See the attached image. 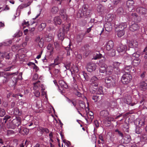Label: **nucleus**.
<instances>
[{
    "label": "nucleus",
    "instance_id": "obj_1",
    "mask_svg": "<svg viewBox=\"0 0 147 147\" xmlns=\"http://www.w3.org/2000/svg\"><path fill=\"white\" fill-rule=\"evenodd\" d=\"M121 64V63L113 62L112 64L113 67L111 65L107 67L106 71V74L110 75L114 73L116 74H119L120 73V70L119 67Z\"/></svg>",
    "mask_w": 147,
    "mask_h": 147
},
{
    "label": "nucleus",
    "instance_id": "obj_2",
    "mask_svg": "<svg viewBox=\"0 0 147 147\" xmlns=\"http://www.w3.org/2000/svg\"><path fill=\"white\" fill-rule=\"evenodd\" d=\"M12 118L11 121L7 124V125L9 128L14 129L21 124V119L20 117L16 116H14Z\"/></svg>",
    "mask_w": 147,
    "mask_h": 147
},
{
    "label": "nucleus",
    "instance_id": "obj_3",
    "mask_svg": "<svg viewBox=\"0 0 147 147\" xmlns=\"http://www.w3.org/2000/svg\"><path fill=\"white\" fill-rule=\"evenodd\" d=\"M114 46V43L112 40H109L106 42L105 44V48L108 51H111L109 53V55L113 57L115 55V50L113 49Z\"/></svg>",
    "mask_w": 147,
    "mask_h": 147
},
{
    "label": "nucleus",
    "instance_id": "obj_4",
    "mask_svg": "<svg viewBox=\"0 0 147 147\" xmlns=\"http://www.w3.org/2000/svg\"><path fill=\"white\" fill-rule=\"evenodd\" d=\"M69 27L70 26H69L65 28L64 24L62 25V28L60 29L57 35L58 38L59 40L62 41L63 40L65 37V33H67L69 31Z\"/></svg>",
    "mask_w": 147,
    "mask_h": 147
},
{
    "label": "nucleus",
    "instance_id": "obj_5",
    "mask_svg": "<svg viewBox=\"0 0 147 147\" xmlns=\"http://www.w3.org/2000/svg\"><path fill=\"white\" fill-rule=\"evenodd\" d=\"M115 82V79L111 76L106 77L105 80V86L108 88L114 86Z\"/></svg>",
    "mask_w": 147,
    "mask_h": 147
},
{
    "label": "nucleus",
    "instance_id": "obj_6",
    "mask_svg": "<svg viewBox=\"0 0 147 147\" xmlns=\"http://www.w3.org/2000/svg\"><path fill=\"white\" fill-rule=\"evenodd\" d=\"M132 77L129 73L126 72L122 76L121 80L123 84H127L131 80Z\"/></svg>",
    "mask_w": 147,
    "mask_h": 147
},
{
    "label": "nucleus",
    "instance_id": "obj_7",
    "mask_svg": "<svg viewBox=\"0 0 147 147\" xmlns=\"http://www.w3.org/2000/svg\"><path fill=\"white\" fill-rule=\"evenodd\" d=\"M41 88V90L42 91V94L43 95L45 94V93L44 91L45 88L44 85L40 84V81H38L34 83L33 89L34 90H39Z\"/></svg>",
    "mask_w": 147,
    "mask_h": 147
},
{
    "label": "nucleus",
    "instance_id": "obj_8",
    "mask_svg": "<svg viewBox=\"0 0 147 147\" xmlns=\"http://www.w3.org/2000/svg\"><path fill=\"white\" fill-rule=\"evenodd\" d=\"M71 63H68L65 65V67L67 69H69L71 73L72 72L77 73L78 71V69L76 66L73 65L71 67Z\"/></svg>",
    "mask_w": 147,
    "mask_h": 147
},
{
    "label": "nucleus",
    "instance_id": "obj_9",
    "mask_svg": "<svg viewBox=\"0 0 147 147\" xmlns=\"http://www.w3.org/2000/svg\"><path fill=\"white\" fill-rule=\"evenodd\" d=\"M100 78V77L98 78L95 76H93L91 78L90 81L91 85L93 86L97 87L98 85L99 79Z\"/></svg>",
    "mask_w": 147,
    "mask_h": 147
},
{
    "label": "nucleus",
    "instance_id": "obj_10",
    "mask_svg": "<svg viewBox=\"0 0 147 147\" xmlns=\"http://www.w3.org/2000/svg\"><path fill=\"white\" fill-rule=\"evenodd\" d=\"M35 42L38 44V46L42 48L44 45V40L43 38H40L39 36H37L35 39Z\"/></svg>",
    "mask_w": 147,
    "mask_h": 147
},
{
    "label": "nucleus",
    "instance_id": "obj_11",
    "mask_svg": "<svg viewBox=\"0 0 147 147\" xmlns=\"http://www.w3.org/2000/svg\"><path fill=\"white\" fill-rule=\"evenodd\" d=\"M96 65L93 63H89L87 65L86 68L87 70L90 72L94 71L96 69Z\"/></svg>",
    "mask_w": 147,
    "mask_h": 147
},
{
    "label": "nucleus",
    "instance_id": "obj_12",
    "mask_svg": "<svg viewBox=\"0 0 147 147\" xmlns=\"http://www.w3.org/2000/svg\"><path fill=\"white\" fill-rule=\"evenodd\" d=\"M88 5H85L82 7V10L83 11V14L87 16H89L91 10L90 9H88Z\"/></svg>",
    "mask_w": 147,
    "mask_h": 147
},
{
    "label": "nucleus",
    "instance_id": "obj_13",
    "mask_svg": "<svg viewBox=\"0 0 147 147\" xmlns=\"http://www.w3.org/2000/svg\"><path fill=\"white\" fill-rule=\"evenodd\" d=\"M125 99L126 100L125 101V102L126 103L130 105L131 106H134L136 104V103H131V96L130 95H127V96L126 97Z\"/></svg>",
    "mask_w": 147,
    "mask_h": 147
},
{
    "label": "nucleus",
    "instance_id": "obj_14",
    "mask_svg": "<svg viewBox=\"0 0 147 147\" xmlns=\"http://www.w3.org/2000/svg\"><path fill=\"white\" fill-rule=\"evenodd\" d=\"M136 11L137 13L141 15L144 14L147 12V10L146 9L142 7L137 8Z\"/></svg>",
    "mask_w": 147,
    "mask_h": 147
},
{
    "label": "nucleus",
    "instance_id": "obj_15",
    "mask_svg": "<svg viewBox=\"0 0 147 147\" xmlns=\"http://www.w3.org/2000/svg\"><path fill=\"white\" fill-rule=\"evenodd\" d=\"M105 21L107 22L111 23L114 19V15L109 14L106 16Z\"/></svg>",
    "mask_w": 147,
    "mask_h": 147
},
{
    "label": "nucleus",
    "instance_id": "obj_16",
    "mask_svg": "<svg viewBox=\"0 0 147 147\" xmlns=\"http://www.w3.org/2000/svg\"><path fill=\"white\" fill-rule=\"evenodd\" d=\"M140 88L143 90H145L147 89V80L142 81L141 82Z\"/></svg>",
    "mask_w": 147,
    "mask_h": 147
},
{
    "label": "nucleus",
    "instance_id": "obj_17",
    "mask_svg": "<svg viewBox=\"0 0 147 147\" xmlns=\"http://www.w3.org/2000/svg\"><path fill=\"white\" fill-rule=\"evenodd\" d=\"M53 23L56 25H60L61 23V20L59 16H56L53 19Z\"/></svg>",
    "mask_w": 147,
    "mask_h": 147
},
{
    "label": "nucleus",
    "instance_id": "obj_18",
    "mask_svg": "<svg viewBox=\"0 0 147 147\" xmlns=\"http://www.w3.org/2000/svg\"><path fill=\"white\" fill-rule=\"evenodd\" d=\"M128 46L130 48L137 47L138 42L136 41H129L128 42Z\"/></svg>",
    "mask_w": 147,
    "mask_h": 147
},
{
    "label": "nucleus",
    "instance_id": "obj_19",
    "mask_svg": "<svg viewBox=\"0 0 147 147\" xmlns=\"http://www.w3.org/2000/svg\"><path fill=\"white\" fill-rule=\"evenodd\" d=\"M136 124H138L139 127L143 126L145 125V119L144 117L142 118L139 120H137Z\"/></svg>",
    "mask_w": 147,
    "mask_h": 147
},
{
    "label": "nucleus",
    "instance_id": "obj_20",
    "mask_svg": "<svg viewBox=\"0 0 147 147\" xmlns=\"http://www.w3.org/2000/svg\"><path fill=\"white\" fill-rule=\"evenodd\" d=\"M97 10L99 14H102L104 12V8L102 5H99L97 7Z\"/></svg>",
    "mask_w": 147,
    "mask_h": 147
},
{
    "label": "nucleus",
    "instance_id": "obj_21",
    "mask_svg": "<svg viewBox=\"0 0 147 147\" xmlns=\"http://www.w3.org/2000/svg\"><path fill=\"white\" fill-rule=\"evenodd\" d=\"M114 118L111 117H108L106 118L104 121V123L106 124H110V122L114 120Z\"/></svg>",
    "mask_w": 147,
    "mask_h": 147
},
{
    "label": "nucleus",
    "instance_id": "obj_22",
    "mask_svg": "<svg viewBox=\"0 0 147 147\" xmlns=\"http://www.w3.org/2000/svg\"><path fill=\"white\" fill-rule=\"evenodd\" d=\"M5 75H3L4 79H3V82L4 83H6L8 82L9 80V74L8 73L5 72Z\"/></svg>",
    "mask_w": 147,
    "mask_h": 147
},
{
    "label": "nucleus",
    "instance_id": "obj_23",
    "mask_svg": "<svg viewBox=\"0 0 147 147\" xmlns=\"http://www.w3.org/2000/svg\"><path fill=\"white\" fill-rule=\"evenodd\" d=\"M126 46L122 44L120 45L117 48V51L119 52H123L125 51Z\"/></svg>",
    "mask_w": 147,
    "mask_h": 147
},
{
    "label": "nucleus",
    "instance_id": "obj_24",
    "mask_svg": "<svg viewBox=\"0 0 147 147\" xmlns=\"http://www.w3.org/2000/svg\"><path fill=\"white\" fill-rule=\"evenodd\" d=\"M134 2L132 0H127V2L126 5L129 8H131L132 9L134 8L133 7Z\"/></svg>",
    "mask_w": 147,
    "mask_h": 147
},
{
    "label": "nucleus",
    "instance_id": "obj_25",
    "mask_svg": "<svg viewBox=\"0 0 147 147\" xmlns=\"http://www.w3.org/2000/svg\"><path fill=\"white\" fill-rule=\"evenodd\" d=\"M138 28L139 27L137 24L134 23L130 26L129 29L131 31H134L137 30Z\"/></svg>",
    "mask_w": 147,
    "mask_h": 147
},
{
    "label": "nucleus",
    "instance_id": "obj_26",
    "mask_svg": "<svg viewBox=\"0 0 147 147\" xmlns=\"http://www.w3.org/2000/svg\"><path fill=\"white\" fill-rule=\"evenodd\" d=\"M59 84L60 86L63 88H67L68 87L67 85L64 81L62 80L59 81Z\"/></svg>",
    "mask_w": 147,
    "mask_h": 147
},
{
    "label": "nucleus",
    "instance_id": "obj_27",
    "mask_svg": "<svg viewBox=\"0 0 147 147\" xmlns=\"http://www.w3.org/2000/svg\"><path fill=\"white\" fill-rule=\"evenodd\" d=\"M100 115L101 117L105 118L108 115L109 113L107 110H103L100 112Z\"/></svg>",
    "mask_w": 147,
    "mask_h": 147
},
{
    "label": "nucleus",
    "instance_id": "obj_28",
    "mask_svg": "<svg viewBox=\"0 0 147 147\" xmlns=\"http://www.w3.org/2000/svg\"><path fill=\"white\" fill-rule=\"evenodd\" d=\"M132 61V65L135 66H137L138 65L140 62V59H133Z\"/></svg>",
    "mask_w": 147,
    "mask_h": 147
},
{
    "label": "nucleus",
    "instance_id": "obj_29",
    "mask_svg": "<svg viewBox=\"0 0 147 147\" xmlns=\"http://www.w3.org/2000/svg\"><path fill=\"white\" fill-rule=\"evenodd\" d=\"M107 67V65H106L103 64L100 68V72L102 73H104L105 71H106Z\"/></svg>",
    "mask_w": 147,
    "mask_h": 147
},
{
    "label": "nucleus",
    "instance_id": "obj_30",
    "mask_svg": "<svg viewBox=\"0 0 147 147\" xmlns=\"http://www.w3.org/2000/svg\"><path fill=\"white\" fill-rule=\"evenodd\" d=\"M127 27V24L125 22L121 23L119 26V30H124Z\"/></svg>",
    "mask_w": 147,
    "mask_h": 147
},
{
    "label": "nucleus",
    "instance_id": "obj_31",
    "mask_svg": "<svg viewBox=\"0 0 147 147\" xmlns=\"http://www.w3.org/2000/svg\"><path fill=\"white\" fill-rule=\"evenodd\" d=\"M117 12L118 14L120 16L125 15V13L124 12L123 9L122 7L119 8L117 10Z\"/></svg>",
    "mask_w": 147,
    "mask_h": 147
},
{
    "label": "nucleus",
    "instance_id": "obj_32",
    "mask_svg": "<svg viewBox=\"0 0 147 147\" xmlns=\"http://www.w3.org/2000/svg\"><path fill=\"white\" fill-rule=\"evenodd\" d=\"M124 139L126 142L125 143L129 142L131 140V136L129 134H126L124 137Z\"/></svg>",
    "mask_w": 147,
    "mask_h": 147
},
{
    "label": "nucleus",
    "instance_id": "obj_33",
    "mask_svg": "<svg viewBox=\"0 0 147 147\" xmlns=\"http://www.w3.org/2000/svg\"><path fill=\"white\" fill-rule=\"evenodd\" d=\"M140 56V54L136 52L133 54L132 55V59H140L139 57Z\"/></svg>",
    "mask_w": 147,
    "mask_h": 147
},
{
    "label": "nucleus",
    "instance_id": "obj_34",
    "mask_svg": "<svg viewBox=\"0 0 147 147\" xmlns=\"http://www.w3.org/2000/svg\"><path fill=\"white\" fill-rule=\"evenodd\" d=\"M58 10L59 9L58 7H53L51 10V12L53 14H56Z\"/></svg>",
    "mask_w": 147,
    "mask_h": 147
},
{
    "label": "nucleus",
    "instance_id": "obj_35",
    "mask_svg": "<svg viewBox=\"0 0 147 147\" xmlns=\"http://www.w3.org/2000/svg\"><path fill=\"white\" fill-rule=\"evenodd\" d=\"M96 93L98 94H102L103 92L102 90V87H100L96 90Z\"/></svg>",
    "mask_w": 147,
    "mask_h": 147
},
{
    "label": "nucleus",
    "instance_id": "obj_36",
    "mask_svg": "<svg viewBox=\"0 0 147 147\" xmlns=\"http://www.w3.org/2000/svg\"><path fill=\"white\" fill-rule=\"evenodd\" d=\"M125 31L124 30H119L118 31L117 35L119 37H121L124 35Z\"/></svg>",
    "mask_w": 147,
    "mask_h": 147
},
{
    "label": "nucleus",
    "instance_id": "obj_37",
    "mask_svg": "<svg viewBox=\"0 0 147 147\" xmlns=\"http://www.w3.org/2000/svg\"><path fill=\"white\" fill-rule=\"evenodd\" d=\"M13 113L16 115H20L21 114V113L19 111V109L17 108H15L13 111Z\"/></svg>",
    "mask_w": 147,
    "mask_h": 147
},
{
    "label": "nucleus",
    "instance_id": "obj_38",
    "mask_svg": "<svg viewBox=\"0 0 147 147\" xmlns=\"http://www.w3.org/2000/svg\"><path fill=\"white\" fill-rule=\"evenodd\" d=\"M14 116H10L6 115L5 117V119L6 120V121H9V122H10L13 119L12 117H13Z\"/></svg>",
    "mask_w": 147,
    "mask_h": 147
},
{
    "label": "nucleus",
    "instance_id": "obj_39",
    "mask_svg": "<svg viewBox=\"0 0 147 147\" xmlns=\"http://www.w3.org/2000/svg\"><path fill=\"white\" fill-rule=\"evenodd\" d=\"M131 68V67L130 65H128L125 66L124 69L125 73L128 72V73H129V72L130 71Z\"/></svg>",
    "mask_w": 147,
    "mask_h": 147
},
{
    "label": "nucleus",
    "instance_id": "obj_40",
    "mask_svg": "<svg viewBox=\"0 0 147 147\" xmlns=\"http://www.w3.org/2000/svg\"><path fill=\"white\" fill-rule=\"evenodd\" d=\"M52 36L51 34H49L48 35H47L46 37V40L48 42H50L52 40Z\"/></svg>",
    "mask_w": 147,
    "mask_h": 147
},
{
    "label": "nucleus",
    "instance_id": "obj_41",
    "mask_svg": "<svg viewBox=\"0 0 147 147\" xmlns=\"http://www.w3.org/2000/svg\"><path fill=\"white\" fill-rule=\"evenodd\" d=\"M70 44H69V47H67L65 48V50L67 51V55H70V53L72 51L71 49L70 48Z\"/></svg>",
    "mask_w": 147,
    "mask_h": 147
},
{
    "label": "nucleus",
    "instance_id": "obj_42",
    "mask_svg": "<svg viewBox=\"0 0 147 147\" xmlns=\"http://www.w3.org/2000/svg\"><path fill=\"white\" fill-rule=\"evenodd\" d=\"M5 114V112L4 110L0 108V117H3Z\"/></svg>",
    "mask_w": 147,
    "mask_h": 147
},
{
    "label": "nucleus",
    "instance_id": "obj_43",
    "mask_svg": "<svg viewBox=\"0 0 147 147\" xmlns=\"http://www.w3.org/2000/svg\"><path fill=\"white\" fill-rule=\"evenodd\" d=\"M82 74L85 80H86V81H88L89 80V78L88 76L87 75V73L84 71H82Z\"/></svg>",
    "mask_w": 147,
    "mask_h": 147
},
{
    "label": "nucleus",
    "instance_id": "obj_44",
    "mask_svg": "<svg viewBox=\"0 0 147 147\" xmlns=\"http://www.w3.org/2000/svg\"><path fill=\"white\" fill-rule=\"evenodd\" d=\"M22 34V32L20 31H19L18 32L14 34V36L16 37H20L21 36Z\"/></svg>",
    "mask_w": 147,
    "mask_h": 147
},
{
    "label": "nucleus",
    "instance_id": "obj_45",
    "mask_svg": "<svg viewBox=\"0 0 147 147\" xmlns=\"http://www.w3.org/2000/svg\"><path fill=\"white\" fill-rule=\"evenodd\" d=\"M47 49L50 50V52H52L54 48L52 46V45L51 44H49L47 47Z\"/></svg>",
    "mask_w": 147,
    "mask_h": 147
},
{
    "label": "nucleus",
    "instance_id": "obj_46",
    "mask_svg": "<svg viewBox=\"0 0 147 147\" xmlns=\"http://www.w3.org/2000/svg\"><path fill=\"white\" fill-rule=\"evenodd\" d=\"M102 55L98 52L96 53L95 56H94V59H96L98 58H100L101 57Z\"/></svg>",
    "mask_w": 147,
    "mask_h": 147
},
{
    "label": "nucleus",
    "instance_id": "obj_47",
    "mask_svg": "<svg viewBox=\"0 0 147 147\" xmlns=\"http://www.w3.org/2000/svg\"><path fill=\"white\" fill-rule=\"evenodd\" d=\"M28 21H26L25 20L23 21V22L22 23V25L24 27L26 26H29V24L28 23Z\"/></svg>",
    "mask_w": 147,
    "mask_h": 147
},
{
    "label": "nucleus",
    "instance_id": "obj_48",
    "mask_svg": "<svg viewBox=\"0 0 147 147\" xmlns=\"http://www.w3.org/2000/svg\"><path fill=\"white\" fill-rule=\"evenodd\" d=\"M46 24L45 23H42L39 26V28H40V30H42L43 29H44L45 28L46 26Z\"/></svg>",
    "mask_w": 147,
    "mask_h": 147
},
{
    "label": "nucleus",
    "instance_id": "obj_49",
    "mask_svg": "<svg viewBox=\"0 0 147 147\" xmlns=\"http://www.w3.org/2000/svg\"><path fill=\"white\" fill-rule=\"evenodd\" d=\"M94 118L93 116H90L88 115V119L86 118L85 119L87 122L89 121V122H91Z\"/></svg>",
    "mask_w": 147,
    "mask_h": 147
},
{
    "label": "nucleus",
    "instance_id": "obj_50",
    "mask_svg": "<svg viewBox=\"0 0 147 147\" xmlns=\"http://www.w3.org/2000/svg\"><path fill=\"white\" fill-rule=\"evenodd\" d=\"M34 93L36 97H38L40 95L39 90H34Z\"/></svg>",
    "mask_w": 147,
    "mask_h": 147
},
{
    "label": "nucleus",
    "instance_id": "obj_51",
    "mask_svg": "<svg viewBox=\"0 0 147 147\" xmlns=\"http://www.w3.org/2000/svg\"><path fill=\"white\" fill-rule=\"evenodd\" d=\"M99 97L97 95L94 96L92 97V99L94 100L95 102L98 101L99 99Z\"/></svg>",
    "mask_w": 147,
    "mask_h": 147
},
{
    "label": "nucleus",
    "instance_id": "obj_52",
    "mask_svg": "<svg viewBox=\"0 0 147 147\" xmlns=\"http://www.w3.org/2000/svg\"><path fill=\"white\" fill-rule=\"evenodd\" d=\"M54 45L56 50H58L59 48V45L58 43L57 42H55L54 43Z\"/></svg>",
    "mask_w": 147,
    "mask_h": 147
},
{
    "label": "nucleus",
    "instance_id": "obj_53",
    "mask_svg": "<svg viewBox=\"0 0 147 147\" xmlns=\"http://www.w3.org/2000/svg\"><path fill=\"white\" fill-rule=\"evenodd\" d=\"M59 13L60 14L61 16H62V15H64L65 13V10L64 9H62L60 10L59 11Z\"/></svg>",
    "mask_w": 147,
    "mask_h": 147
},
{
    "label": "nucleus",
    "instance_id": "obj_54",
    "mask_svg": "<svg viewBox=\"0 0 147 147\" xmlns=\"http://www.w3.org/2000/svg\"><path fill=\"white\" fill-rule=\"evenodd\" d=\"M142 131V130L140 127H137L136 129V132L138 134H140Z\"/></svg>",
    "mask_w": 147,
    "mask_h": 147
},
{
    "label": "nucleus",
    "instance_id": "obj_55",
    "mask_svg": "<svg viewBox=\"0 0 147 147\" xmlns=\"http://www.w3.org/2000/svg\"><path fill=\"white\" fill-rule=\"evenodd\" d=\"M80 106L82 109L84 108L85 107V105L84 102L81 101L79 103Z\"/></svg>",
    "mask_w": 147,
    "mask_h": 147
},
{
    "label": "nucleus",
    "instance_id": "obj_56",
    "mask_svg": "<svg viewBox=\"0 0 147 147\" xmlns=\"http://www.w3.org/2000/svg\"><path fill=\"white\" fill-rule=\"evenodd\" d=\"M121 0H113L112 3L114 5H116Z\"/></svg>",
    "mask_w": 147,
    "mask_h": 147
},
{
    "label": "nucleus",
    "instance_id": "obj_57",
    "mask_svg": "<svg viewBox=\"0 0 147 147\" xmlns=\"http://www.w3.org/2000/svg\"><path fill=\"white\" fill-rule=\"evenodd\" d=\"M5 58L6 59H9L10 58V56L9 55V53H5Z\"/></svg>",
    "mask_w": 147,
    "mask_h": 147
},
{
    "label": "nucleus",
    "instance_id": "obj_58",
    "mask_svg": "<svg viewBox=\"0 0 147 147\" xmlns=\"http://www.w3.org/2000/svg\"><path fill=\"white\" fill-rule=\"evenodd\" d=\"M9 7L7 5H6L4 8L2 7V11H6L7 10H9Z\"/></svg>",
    "mask_w": 147,
    "mask_h": 147
},
{
    "label": "nucleus",
    "instance_id": "obj_59",
    "mask_svg": "<svg viewBox=\"0 0 147 147\" xmlns=\"http://www.w3.org/2000/svg\"><path fill=\"white\" fill-rule=\"evenodd\" d=\"M5 53L0 52V59H3L5 57Z\"/></svg>",
    "mask_w": 147,
    "mask_h": 147
},
{
    "label": "nucleus",
    "instance_id": "obj_60",
    "mask_svg": "<svg viewBox=\"0 0 147 147\" xmlns=\"http://www.w3.org/2000/svg\"><path fill=\"white\" fill-rule=\"evenodd\" d=\"M61 16L62 17L63 19L64 20H66L67 19V16L65 14L64 15H62V16Z\"/></svg>",
    "mask_w": 147,
    "mask_h": 147
},
{
    "label": "nucleus",
    "instance_id": "obj_61",
    "mask_svg": "<svg viewBox=\"0 0 147 147\" xmlns=\"http://www.w3.org/2000/svg\"><path fill=\"white\" fill-rule=\"evenodd\" d=\"M43 132H45L46 133H48L49 132V130L46 128H42L41 129Z\"/></svg>",
    "mask_w": 147,
    "mask_h": 147
},
{
    "label": "nucleus",
    "instance_id": "obj_62",
    "mask_svg": "<svg viewBox=\"0 0 147 147\" xmlns=\"http://www.w3.org/2000/svg\"><path fill=\"white\" fill-rule=\"evenodd\" d=\"M13 67L12 66H9L5 68L4 69V70L5 71H9L11 70V69Z\"/></svg>",
    "mask_w": 147,
    "mask_h": 147
},
{
    "label": "nucleus",
    "instance_id": "obj_63",
    "mask_svg": "<svg viewBox=\"0 0 147 147\" xmlns=\"http://www.w3.org/2000/svg\"><path fill=\"white\" fill-rule=\"evenodd\" d=\"M142 138L144 141L147 140V134H143L142 136Z\"/></svg>",
    "mask_w": 147,
    "mask_h": 147
},
{
    "label": "nucleus",
    "instance_id": "obj_64",
    "mask_svg": "<svg viewBox=\"0 0 147 147\" xmlns=\"http://www.w3.org/2000/svg\"><path fill=\"white\" fill-rule=\"evenodd\" d=\"M14 133V131L12 130H8L7 131V134L8 135L10 134H13Z\"/></svg>",
    "mask_w": 147,
    "mask_h": 147
}]
</instances>
